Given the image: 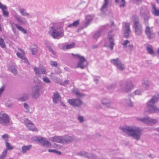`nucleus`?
Here are the masks:
<instances>
[{"instance_id":"1","label":"nucleus","mask_w":159,"mask_h":159,"mask_svg":"<svg viewBox=\"0 0 159 159\" xmlns=\"http://www.w3.org/2000/svg\"><path fill=\"white\" fill-rule=\"evenodd\" d=\"M120 129L124 132L137 140H139L141 134V130L138 127L130 126L121 127Z\"/></svg>"},{"instance_id":"2","label":"nucleus","mask_w":159,"mask_h":159,"mask_svg":"<svg viewBox=\"0 0 159 159\" xmlns=\"http://www.w3.org/2000/svg\"><path fill=\"white\" fill-rule=\"evenodd\" d=\"M159 99V94H157L153 96L147 102V111L150 113H159V109L154 105L158 102Z\"/></svg>"},{"instance_id":"3","label":"nucleus","mask_w":159,"mask_h":159,"mask_svg":"<svg viewBox=\"0 0 159 159\" xmlns=\"http://www.w3.org/2000/svg\"><path fill=\"white\" fill-rule=\"evenodd\" d=\"M49 34L54 39H59L64 36V31L61 27L52 26L49 27Z\"/></svg>"},{"instance_id":"4","label":"nucleus","mask_w":159,"mask_h":159,"mask_svg":"<svg viewBox=\"0 0 159 159\" xmlns=\"http://www.w3.org/2000/svg\"><path fill=\"white\" fill-rule=\"evenodd\" d=\"M133 27L134 29L135 34L141 36L142 33L143 28L142 25L139 22V18L137 16H133Z\"/></svg>"},{"instance_id":"5","label":"nucleus","mask_w":159,"mask_h":159,"mask_svg":"<svg viewBox=\"0 0 159 159\" xmlns=\"http://www.w3.org/2000/svg\"><path fill=\"white\" fill-rule=\"evenodd\" d=\"M120 90L123 92H128L134 88L132 83L130 81H126L125 82L121 81L120 83Z\"/></svg>"},{"instance_id":"6","label":"nucleus","mask_w":159,"mask_h":159,"mask_svg":"<svg viewBox=\"0 0 159 159\" xmlns=\"http://www.w3.org/2000/svg\"><path fill=\"white\" fill-rule=\"evenodd\" d=\"M71 54L75 57H78L79 59L77 65V67L80 68L81 69H84L86 67L88 62L84 56H80L79 54H75L73 53Z\"/></svg>"},{"instance_id":"7","label":"nucleus","mask_w":159,"mask_h":159,"mask_svg":"<svg viewBox=\"0 0 159 159\" xmlns=\"http://www.w3.org/2000/svg\"><path fill=\"white\" fill-rule=\"evenodd\" d=\"M9 116L3 111L0 112V124L2 126L7 125L10 123Z\"/></svg>"},{"instance_id":"8","label":"nucleus","mask_w":159,"mask_h":159,"mask_svg":"<svg viewBox=\"0 0 159 159\" xmlns=\"http://www.w3.org/2000/svg\"><path fill=\"white\" fill-rule=\"evenodd\" d=\"M136 119L138 121H141L148 125L155 124L157 122V119H151L148 116L143 117H137Z\"/></svg>"},{"instance_id":"9","label":"nucleus","mask_w":159,"mask_h":159,"mask_svg":"<svg viewBox=\"0 0 159 159\" xmlns=\"http://www.w3.org/2000/svg\"><path fill=\"white\" fill-rule=\"evenodd\" d=\"M67 102L74 107H80L83 104V102L78 98L68 99Z\"/></svg>"},{"instance_id":"10","label":"nucleus","mask_w":159,"mask_h":159,"mask_svg":"<svg viewBox=\"0 0 159 159\" xmlns=\"http://www.w3.org/2000/svg\"><path fill=\"white\" fill-rule=\"evenodd\" d=\"M35 140L40 143L42 146L47 148H50L51 146V143L47 140L46 138H43L41 137H37Z\"/></svg>"},{"instance_id":"11","label":"nucleus","mask_w":159,"mask_h":159,"mask_svg":"<svg viewBox=\"0 0 159 159\" xmlns=\"http://www.w3.org/2000/svg\"><path fill=\"white\" fill-rule=\"evenodd\" d=\"M145 33L147 38L149 39L154 38L155 36V34L152 28L149 26V25H146L145 29Z\"/></svg>"},{"instance_id":"12","label":"nucleus","mask_w":159,"mask_h":159,"mask_svg":"<svg viewBox=\"0 0 159 159\" xmlns=\"http://www.w3.org/2000/svg\"><path fill=\"white\" fill-rule=\"evenodd\" d=\"M114 34L109 35L107 37V43H108L105 46L109 48L112 51L113 49V47L115 45L114 38Z\"/></svg>"},{"instance_id":"13","label":"nucleus","mask_w":159,"mask_h":159,"mask_svg":"<svg viewBox=\"0 0 159 159\" xmlns=\"http://www.w3.org/2000/svg\"><path fill=\"white\" fill-rule=\"evenodd\" d=\"M77 155L82 157H84L88 158L95 159L97 158L96 156L92 153H89L84 151L80 152L77 153Z\"/></svg>"},{"instance_id":"14","label":"nucleus","mask_w":159,"mask_h":159,"mask_svg":"<svg viewBox=\"0 0 159 159\" xmlns=\"http://www.w3.org/2000/svg\"><path fill=\"white\" fill-rule=\"evenodd\" d=\"M25 124L27 128L30 130L32 131H36L37 129L35 127L32 121L28 119H25L24 121Z\"/></svg>"},{"instance_id":"15","label":"nucleus","mask_w":159,"mask_h":159,"mask_svg":"<svg viewBox=\"0 0 159 159\" xmlns=\"http://www.w3.org/2000/svg\"><path fill=\"white\" fill-rule=\"evenodd\" d=\"M74 138L73 136L68 135L62 136V144H66L72 142L74 140Z\"/></svg>"},{"instance_id":"16","label":"nucleus","mask_w":159,"mask_h":159,"mask_svg":"<svg viewBox=\"0 0 159 159\" xmlns=\"http://www.w3.org/2000/svg\"><path fill=\"white\" fill-rule=\"evenodd\" d=\"M41 88V86L39 85H36L32 88V95L34 98H37L39 96Z\"/></svg>"},{"instance_id":"17","label":"nucleus","mask_w":159,"mask_h":159,"mask_svg":"<svg viewBox=\"0 0 159 159\" xmlns=\"http://www.w3.org/2000/svg\"><path fill=\"white\" fill-rule=\"evenodd\" d=\"M102 104L108 107L112 108L111 106L112 104L111 100L109 98H104L101 101Z\"/></svg>"},{"instance_id":"18","label":"nucleus","mask_w":159,"mask_h":159,"mask_svg":"<svg viewBox=\"0 0 159 159\" xmlns=\"http://www.w3.org/2000/svg\"><path fill=\"white\" fill-rule=\"evenodd\" d=\"M151 12L155 16H159V10L157 9L156 5L152 3L151 4Z\"/></svg>"},{"instance_id":"19","label":"nucleus","mask_w":159,"mask_h":159,"mask_svg":"<svg viewBox=\"0 0 159 159\" xmlns=\"http://www.w3.org/2000/svg\"><path fill=\"white\" fill-rule=\"evenodd\" d=\"M52 99L53 102L56 104L61 99V96L58 92H56L53 93Z\"/></svg>"},{"instance_id":"20","label":"nucleus","mask_w":159,"mask_h":159,"mask_svg":"<svg viewBox=\"0 0 159 159\" xmlns=\"http://www.w3.org/2000/svg\"><path fill=\"white\" fill-rule=\"evenodd\" d=\"M19 11L20 14L23 16H25L27 18L32 17L30 13L26 11V10L24 8H20Z\"/></svg>"},{"instance_id":"21","label":"nucleus","mask_w":159,"mask_h":159,"mask_svg":"<svg viewBox=\"0 0 159 159\" xmlns=\"http://www.w3.org/2000/svg\"><path fill=\"white\" fill-rule=\"evenodd\" d=\"M110 0H104V3L100 9L101 13L104 14L107 11V7L109 4Z\"/></svg>"},{"instance_id":"22","label":"nucleus","mask_w":159,"mask_h":159,"mask_svg":"<svg viewBox=\"0 0 159 159\" xmlns=\"http://www.w3.org/2000/svg\"><path fill=\"white\" fill-rule=\"evenodd\" d=\"M124 35L126 38H128L129 37V32L130 31V24L128 23H126L125 25Z\"/></svg>"},{"instance_id":"23","label":"nucleus","mask_w":159,"mask_h":159,"mask_svg":"<svg viewBox=\"0 0 159 159\" xmlns=\"http://www.w3.org/2000/svg\"><path fill=\"white\" fill-rule=\"evenodd\" d=\"M62 136H55L51 138L50 140L53 142L62 143Z\"/></svg>"},{"instance_id":"24","label":"nucleus","mask_w":159,"mask_h":159,"mask_svg":"<svg viewBox=\"0 0 159 159\" xmlns=\"http://www.w3.org/2000/svg\"><path fill=\"white\" fill-rule=\"evenodd\" d=\"M149 12L146 7L143 6L140 8V15L141 16H142Z\"/></svg>"},{"instance_id":"25","label":"nucleus","mask_w":159,"mask_h":159,"mask_svg":"<svg viewBox=\"0 0 159 159\" xmlns=\"http://www.w3.org/2000/svg\"><path fill=\"white\" fill-rule=\"evenodd\" d=\"M143 17L144 22L145 25H149L148 20L150 18V13L149 12L142 16Z\"/></svg>"},{"instance_id":"26","label":"nucleus","mask_w":159,"mask_h":159,"mask_svg":"<svg viewBox=\"0 0 159 159\" xmlns=\"http://www.w3.org/2000/svg\"><path fill=\"white\" fill-rule=\"evenodd\" d=\"M32 148L31 145H24L21 148V152L23 153H25L27 151L30 150Z\"/></svg>"},{"instance_id":"27","label":"nucleus","mask_w":159,"mask_h":159,"mask_svg":"<svg viewBox=\"0 0 159 159\" xmlns=\"http://www.w3.org/2000/svg\"><path fill=\"white\" fill-rule=\"evenodd\" d=\"M103 30L102 29H99L98 31L96 32L93 36V38L95 39H98L102 34Z\"/></svg>"},{"instance_id":"28","label":"nucleus","mask_w":159,"mask_h":159,"mask_svg":"<svg viewBox=\"0 0 159 159\" xmlns=\"http://www.w3.org/2000/svg\"><path fill=\"white\" fill-rule=\"evenodd\" d=\"M146 49L148 53L151 55L153 56L155 54L154 51L151 45H148L146 47Z\"/></svg>"},{"instance_id":"29","label":"nucleus","mask_w":159,"mask_h":159,"mask_svg":"<svg viewBox=\"0 0 159 159\" xmlns=\"http://www.w3.org/2000/svg\"><path fill=\"white\" fill-rule=\"evenodd\" d=\"M14 17L15 19L16 20L17 22L20 24H24L23 21L21 19L20 16H19L17 14H16L14 15Z\"/></svg>"},{"instance_id":"30","label":"nucleus","mask_w":159,"mask_h":159,"mask_svg":"<svg viewBox=\"0 0 159 159\" xmlns=\"http://www.w3.org/2000/svg\"><path fill=\"white\" fill-rule=\"evenodd\" d=\"M75 45V43L73 42L71 44H70L64 45L62 47V49L64 50H66V49L71 48L74 47Z\"/></svg>"},{"instance_id":"31","label":"nucleus","mask_w":159,"mask_h":159,"mask_svg":"<svg viewBox=\"0 0 159 159\" xmlns=\"http://www.w3.org/2000/svg\"><path fill=\"white\" fill-rule=\"evenodd\" d=\"M15 26L19 30L22 32L24 34H26L27 33V31L22 27L20 26L18 24H15Z\"/></svg>"},{"instance_id":"32","label":"nucleus","mask_w":159,"mask_h":159,"mask_svg":"<svg viewBox=\"0 0 159 159\" xmlns=\"http://www.w3.org/2000/svg\"><path fill=\"white\" fill-rule=\"evenodd\" d=\"M111 62L116 67L120 62L119 58L113 59L111 60Z\"/></svg>"},{"instance_id":"33","label":"nucleus","mask_w":159,"mask_h":159,"mask_svg":"<svg viewBox=\"0 0 159 159\" xmlns=\"http://www.w3.org/2000/svg\"><path fill=\"white\" fill-rule=\"evenodd\" d=\"M37 46L36 45H34L32 46L31 47V51L33 54L35 55L37 52Z\"/></svg>"},{"instance_id":"34","label":"nucleus","mask_w":159,"mask_h":159,"mask_svg":"<svg viewBox=\"0 0 159 159\" xmlns=\"http://www.w3.org/2000/svg\"><path fill=\"white\" fill-rule=\"evenodd\" d=\"M124 102L126 103L127 106L132 107L133 106V103L130 98H128V99H125L124 100Z\"/></svg>"},{"instance_id":"35","label":"nucleus","mask_w":159,"mask_h":159,"mask_svg":"<svg viewBox=\"0 0 159 159\" xmlns=\"http://www.w3.org/2000/svg\"><path fill=\"white\" fill-rule=\"evenodd\" d=\"M117 69L123 71L125 69V66L124 64L121 63V61L116 66Z\"/></svg>"},{"instance_id":"36","label":"nucleus","mask_w":159,"mask_h":159,"mask_svg":"<svg viewBox=\"0 0 159 159\" xmlns=\"http://www.w3.org/2000/svg\"><path fill=\"white\" fill-rule=\"evenodd\" d=\"M0 46L2 48H5L6 47L4 40L1 37H0Z\"/></svg>"},{"instance_id":"37","label":"nucleus","mask_w":159,"mask_h":159,"mask_svg":"<svg viewBox=\"0 0 159 159\" xmlns=\"http://www.w3.org/2000/svg\"><path fill=\"white\" fill-rule=\"evenodd\" d=\"M7 151L5 149L0 155V159H5L6 157Z\"/></svg>"},{"instance_id":"38","label":"nucleus","mask_w":159,"mask_h":159,"mask_svg":"<svg viewBox=\"0 0 159 159\" xmlns=\"http://www.w3.org/2000/svg\"><path fill=\"white\" fill-rule=\"evenodd\" d=\"M9 70L11 72L15 75L17 74V70L16 69L14 66H10L8 68Z\"/></svg>"},{"instance_id":"39","label":"nucleus","mask_w":159,"mask_h":159,"mask_svg":"<svg viewBox=\"0 0 159 159\" xmlns=\"http://www.w3.org/2000/svg\"><path fill=\"white\" fill-rule=\"evenodd\" d=\"M143 86L146 89L149 88V84L148 81H143L142 82Z\"/></svg>"},{"instance_id":"40","label":"nucleus","mask_w":159,"mask_h":159,"mask_svg":"<svg viewBox=\"0 0 159 159\" xmlns=\"http://www.w3.org/2000/svg\"><path fill=\"white\" fill-rule=\"evenodd\" d=\"M34 70L36 75L39 76H40V74L39 72V67L38 68L36 67H34Z\"/></svg>"},{"instance_id":"41","label":"nucleus","mask_w":159,"mask_h":159,"mask_svg":"<svg viewBox=\"0 0 159 159\" xmlns=\"http://www.w3.org/2000/svg\"><path fill=\"white\" fill-rule=\"evenodd\" d=\"M28 98V96L27 95H25L20 97L19 98V100L20 101L24 102Z\"/></svg>"},{"instance_id":"42","label":"nucleus","mask_w":159,"mask_h":159,"mask_svg":"<svg viewBox=\"0 0 159 159\" xmlns=\"http://www.w3.org/2000/svg\"><path fill=\"white\" fill-rule=\"evenodd\" d=\"M39 72L40 74H45L46 73L45 69L42 67H39Z\"/></svg>"},{"instance_id":"43","label":"nucleus","mask_w":159,"mask_h":159,"mask_svg":"<svg viewBox=\"0 0 159 159\" xmlns=\"http://www.w3.org/2000/svg\"><path fill=\"white\" fill-rule=\"evenodd\" d=\"M74 93L79 97H82L84 96L83 94L80 93L77 90H75L74 91Z\"/></svg>"},{"instance_id":"44","label":"nucleus","mask_w":159,"mask_h":159,"mask_svg":"<svg viewBox=\"0 0 159 159\" xmlns=\"http://www.w3.org/2000/svg\"><path fill=\"white\" fill-rule=\"evenodd\" d=\"M43 81L45 83L49 84L51 81L47 77H45L43 78Z\"/></svg>"},{"instance_id":"45","label":"nucleus","mask_w":159,"mask_h":159,"mask_svg":"<svg viewBox=\"0 0 159 159\" xmlns=\"http://www.w3.org/2000/svg\"><path fill=\"white\" fill-rule=\"evenodd\" d=\"M23 105L25 110V111L26 112H29V107L28 104L26 103H24Z\"/></svg>"},{"instance_id":"46","label":"nucleus","mask_w":159,"mask_h":159,"mask_svg":"<svg viewBox=\"0 0 159 159\" xmlns=\"http://www.w3.org/2000/svg\"><path fill=\"white\" fill-rule=\"evenodd\" d=\"M0 8L2 9V11L7 9V7L6 5H3L0 2Z\"/></svg>"},{"instance_id":"47","label":"nucleus","mask_w":159,"mask_h":159,"mask_svg":"<svg viewBox=\"0 0 159 159\" xmlns=\"http://www.w3.org/2000/svg\"><path fill=\"white\" fill-rule=\"evenodd\" d=\"M94 17V16L93 15L91 16L90 15H89L87 16L86 17V20L91 21L93 18Z\"/></svg>"},{"instance_id":"48","label":"nucleus","mask_w":159,"mask_h":159,"mask_svg":"<svg viewBox=\"0 0 159 159\" xmlns=\"http://www.w3.org/2000/svg\"><path fill=\"white\" fill-rule=\"evenodd\" d=\"M143 91L142 90L139 89L137 90L134 92V93L135 95H141Z\"/></svg>"},{"instance_id":"49","label":"nucleus","mask_w":159,"mask_h":159,"mask_svg":"<svg viewBox=\"0 0 159 159\" xmlns=\"http://www.w3.org/2000/svg\"><path fill=\"white\" fill-rule=\"evenodd\" d=\"M91 21L87 20L86 22L85 23L84 25L82 26L81 28V29H83L84 28H86L89 25Z\"/></svg>"},{"instance_id":"50","label":"nucleus","mask_w":159,"mask_h":159,"mask_svg":"<svg viewBox=\"0 0 159 159\" xmlns=\"http://www.w3.org/2000/svg\"><path fill=\"white\" fill-rule=\"evenodd\" d=\"M6 146L7 149L8 150H11L13 148V147L10 146L9 143L7 142L6 143Z\"/></svg>"},{"instance_id":"51","label":"nucleus","mask_w":159,"mask_h":159,"mask_svg":"<svg viewBox=\"0 0 159 159\" xmlns=\"http://www.w3.org/2000/svg\"><path fill=\"white\" fill-rule=\"evenodd\" d=\"M129 43V41L128 40H126L123 42L122 44L125 48H126L127 47V44Z\"/></svg>"},{"instance_id":"52","label":"nucleus","mask_w":159,"mask_h":159,"mask_svg":"<svg viewBox=\"0 0 159 159\" xmlns=\"http://www.w3.org/2000/svg\"><path fill=\"white\" fill-rule=\"evenodd\" d=\"M50 65L54 67H57V63L56 61H51L50 62Z\"/></svg>"},{"instance_id":"53","label":"nucleus","mask_w":159,"mask_h":159,"mask_svg":"<svg viewBox=\"0 0 159 159\" xmlns=\"http://www.w3.org/2000/svg\"><path fill=\"white\" fill-rule=\"evenodd\" d=\"M3 16L5 17H7L8 16L9 12L8 11H2Z\"/></svg>"},{"instance_id":"54","label":"nucleus","mask_w":159,"mask_h":159,"mask_svg":"<svg viewBox=\"0 0 159 159\" xmlns=\"http://www.w3.org/2000/svg\"><path fill=\"white\" fill-rule=\"evenodd\" d=\"M73 23L75 27L77 26L79 24L80 20H75V21H74Z\"/></svg>"},{"instance_id":"55","label":"nucleus","mask_w":159,"mask_h":159,"mask_svg":"<svg viewBox=\"0 0 159 159\" xmlns=\"http://www.w3.org/2000/svg\"><path fill=\"white\" fill-rule=\"evenodd\" d=\"M21 59L22 60V61L24 62L27 64H29V62L27 58L23 57Z\"/></svg>"},{"instance_id":"56","label":"nucleus","mask_w":159,"mask_h":159,"mask_svg":"<svg viewBox=\"0 0 159 159\" xmlns=\"http://www.w3.org/2000/svg\"><path fill=\"white\" fill-rule=\"evenodd\" d=\"M78 119L80 121V123L83 122L84 121V118L83 117L81 116H80L78 117Z\"/></svg>"},{"instance_id":"57","label":"nucleus","mask_w":159,"mask_h":159,"mask_svg":"<svg viewBox=\"0 0 159 159\" xmlns=\"http://www.w3.org/2000/svg\"><path fill=\"white\" fill-rule=\"evenodd\" d=\"M16 55L18 57L21 58V59L23 58L24 57L23 54L20 53L19 52H17Z\"/></svg>"},{"instance_id":"58","label":"nucleus","mask_w":159,"mask_h":159,"mask_svg":"<svg viewBox=\"0 0 159 159\" xmlns=\"http://www.w3.org/2000/svg\"><path fill=\"white\" fill-rule=\"evenodd\" d=\"M2 138L4 140H6L7 139L8 137V134H4L2 136Z\"/></svg>"},{"instance_id":"59","label":"nucleus","mask_w":159,"mask_h":159,"mask_svg":"<svg viewBox=\"0 0 159 159\" xmlns=\"http://www.w3.org/2000/svg\"><path fill=\"white\" fill-rule=\"evenodd\" d=\"M11 29L13 32L14 34H16V29L14 27L13 25H12L11 26Z\"/></svg>"},{"instance_id":"60","label":"nucleus","mask_w":159,"mask_h":159,"mask_svg":"<svg viewBox=\"0 0 159 159\" xmlns=\"http://www.w3.org/2000/svg\"><path fill=\"white\" fill-rule=\"evenodd\" d=\"M48 48L49 49V50L52 52V53L54 54L55 55L56 54V53L50 47L48 46Z\"/></svg>"},{"instance_id":"61","label":"nucleus","mask_w":159,"mask_h":159,"mask_svg":"<svg viewBox=\"0 0 159 159\" xmlns=\"http://www.w3.org/2000/svg\"><path fill=\"white\" fill-rule=\"evenodd\" d=\"M129 49V50L131 51L133 50V46L132 44H130L128 46Z\"/></svg>"},{"instance_id":"62","label":"nucleus","mask_w":159,"mask_h":159,"mask_svg":"<svg viewBox=\"0 0 159 159\" xmlns=\"http://www.w3.org/2000/svg\"><path fill=\"white\" fill-rule=\"evenodd\" d=\"M6 105L10 107L12 105L10 102H8L6 103Z\"/></svg>"},{"instance_id":"63","label":"nucleus","mask_w":159,"mask_h":159,"mask_svg":"<svg viewBox=\"0 0 159 159\" xmlns=\"http://www.w3.org/2000/svg\"><path fill=\"white\" fill-rule=\"evenodd\" d=\"M54 153H56V154H59V155H61V153L60 152V151H57L56 150H55V151H54Z\"/></svg>"},{"instance_id":"64","label":"nucleus","mask_w":159,"mask_h":159,"mask_svg":"<svg viewBox=\"0 0 159 159\" xmlns=\"http://www.w3.org/2000/svg\"><path fill=\"white\" fill-rule=\"evenodd\" d=\"M94 80L97 83L98 81V79L96 77H94Z\"/></svg>"}]
</instances>
